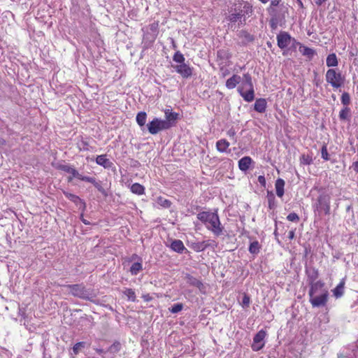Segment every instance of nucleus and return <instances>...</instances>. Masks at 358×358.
<instances>
[{
  "instance_id": "8",
  "label": "nucleus",
  "mask_w": 358,
  "mask_h": 358,
  "mask_svg": "<svg viewBox=\"0 0 358 358\" xmlns=\"http://www.w3.org/2000/svg\"><path fill=\"white\" fill-rule=\"evenodd\" d=\"M266 336V331L264 329L259 330L254 336L251 348L253 351L262 350L265 345L264 338Z\"/></svg>"
},
{
  "instance_id": "40",
  "label": "nucleus",
  "mask_w": 358,
  "mask_h": 358,
  "mask_svg": "<svg viewBox=\"0 0 358 358\" xmlns=\"http://www.w3.org/2000/svg\"><path fill=\"white\" fill-rule=\"evenodd\" d=\"M217 56L218 58L222 59H229L231 58V55L227 50H220L217 52Z\"/></svg>"
},
{
  "instance_id": "6",
  "label": "nucleus",
  "mask_w": 358,
  "mask_h": 358,
  "mask_svg": "<svg viewBox=\"0 0 358 358\" xmlns=\"http://www.w3.org/2000/svg\"><path fill=\"white\" fill-rule=\"evenodd\" d=\"M148 131L151 134H157L162 130H166L170 129V125H169L166 122H163L162 120L159 118H154L151 122H150L148 124Z\"/></svg>"
},
{
  "instance_id": "49",
  "label": "nucleus",
  "mask_w": 358,
  "mask_h": 358,
  "mask_svg": "<svg viewBox=\"0 0 358 358\" xmlns=\"http://www.w3.org/2000/svg\"><path fill=\"white\" fill-rule=\"evenodd\" d=\"M258 182L260 183V185L265 187L266 185V178L264 176H258Z\"/></svg>"
},
{
  "instance_id": "25",
  "label": "nucleus",
  "mask_w": 358,
  "mask_h": 358,
  "mask_svg": "<svg viewBox=\"0 0 358 358\" xmlns=\"http://www.w3.org/2000/svg\"><path fill=\"white\" fill-rule=\"evenodd\" d=\"M344 290L345 280L343 279L340 281L337 286L334 289H332L334 296H335L336 299L341 298L344 294Z\"/></svg>"
},
{
  "instance_id": "21",
  "label": "nucleus",
  "mask_w": 358,
  "mask_h": 358,
  "mask_svg": "<svg viewBox=\"0 0 358 358\" xmlns=\"http://www.w3.org/2000/svg\"><path fill=\"white\" fill-rule=\"evenodd\" d=\"M96 163L105 169H109L113 165V163L106 157V155H98L96 158Z\"/></svg>"
},
{
  "instance_id": "36",
  "label": "nucleus",
  "mask_w": 358,
  "mask_h": 358,
  "mask_svg": "<svg viewBox=\"0 0 358 358\" xmlns=\"http://www.w3.org/2000/svg\"><path fill=\"white\" fill-rule=\"evenodd\" d=\"M143 270V266L141 262H135L130 267V272L132 275H137L141 271Z\"/></svg>"
},
{
  "instance_id": "51",
  "label": "nucleus",
  "mask_w": 358,
  "mask_h": 358,
  "mask_svg": "<svg viewBox=\"0 0 358 358\" xmlns=\"http://www.w3.org/2000/svg\"><path fill=\"white\" fill-rule=\"evenodd\" d=\"M142 298L146 302H148V301H150L152 300V297L149 294H143Z\"/></svg>"
},
{
  "instance_id": "14",
  "label": "nucleus",
  "mask_w": 358,
  "mask_h": 358,
  "mask_svg": "<svg viewBox=\"0 0 358 358\" xmlns=\"http://www.w3.org/2000/svg\"><path fill=\"white\" fill-rule=\"evenodd\" d=\"M166 120L163 122H166L170 125V128L176 125V121L178 119L179 114L176 112H172L171 110L166 109L164 111Z\"/></svg>"
},
{
  "instance_id": "9",
  "label": "nucleus",
  "mask_w": 358,
  "mask_h": 358,
  "mask_svg": "<svg viewBox=\"0 0 358 358\" xmlns=\"http://www.w3.org/2000/svg\"><path fill=\"white\" fill-rule=\"evenodd\" d=\"M66 287L69 289L71 294L74 296L83 299H86L89 296L88 292L83 285H68Z\"/></svg>"
},
{
  "instance_id": "55",
  "label": "nucleus",
  "mask_w": 358,
  "mask_h": 358,
  "mask_svg": "<svg viewBox=\"0 0 358 358\" xmlns=\"http://www.w3.org/2000/svg\"><path fill=\"white\" fill-rule=\"evenodd\" d=\"M80 219H81V221L86 225H88L90 224V222H88L86 219H84L83 218V213L81 214L80 215Z\"/></svg>"
},
{
  "instance_id": "27",
  "label": "nucleus",
  "mask_w": 358,
  "mask_h": 358,
  "mask_svg": "<svg viewBox=\"0 0 358 358\" xmlns=\"http://www.w3.org/2000/svg\"><path fill=\"white\" fill-rule=\"evenodd\" d=\"M306 274L309 283H313V282L317 281V279L319 277V271L317 268H312L309 271H306Z\"/></svg>"
},
{
  "instance_id": "7",
  "label": "nucleus",
  "mask_w": 358,
  "mask_h": 358,
  "mask_svg": "<svg viewBox=\"0 0 358 358\" xmlns=\"http://www.w3.org/2000/svg\"><path fill=\"white\" fill-rule=\"evenodd\" d=\"M267 12L271 17L269 20L270 27L272 29H275L280 21H281L284 16H281L280 12L276 6L268 7Z\"/></svg>"
},
{
  "instance_id": "2",
  "label": "nucleus",
  "mask_w": 358,
  "mask_h": 358,
  "mask_svg": "<svg viewBox=\"0 0 358 358\" xmlns=\"http://www.w3.org/2000/svg\"><path fill=\"white\" fill-rule=\"evenodd\" d=\"M309 302L313 307L324 306L328 302L329 292L322 280L309 283Z\"/></svg>"
},
{
  "instance_id": "48",
  "label": "nucleus",
  "mask_w": 358,
  "mask_h": 358,
  "mask_svg": "<svg viewBox=\"0 0 358 358\" xmlns=\"http://www.w3.org/2000/svg\"><path fill=\"white\" fill-rule=\"evenodd\" d=\"M158 201H162L163 203V206L165 207H169L171 205V201L169 200L164 199L162 196H159L158 198Z\"/></svg>"
},
{
  "instance_id": "50",
  "label": "nucleus",
  "mask_w": 358,
  "mask_h": 358,
  "mask_svg": "<svg viewBox=\"0 0 358 358\" xmlns=\"http://www.w3.org/2000/svg\"><path fill=\"white\" fill-rule=\"evenodd\" d=\"M281 1L282 0H271L268 7H277L280 3Z\"/></svg>"
},
{
  "instance_id": "5",
  "label": "nucleus",
  "mask_w": 358,
  "mask_h": 358,
  "mask_svg": "<svg viewBox=\"0 0 358 358\" xmlns=\"http://www.w3.org/2000/svg\"><path fill=\"white\" fill-rule=\"evenodd\" d=\"M325 78L327 83L334 89H338L344 85L345 77L336 69H329L327 70Z\"/></svg>"
},
{
  "instance_id": "60",
  "label": "nucleus",
  "mask_w": 358,
  "mask_h": 358,
  "mask_svg": "<svg viewBox=\"0 0 358 358\" xmlns=\"http://www.w3.org/2000/svg\"><path fill=\"white\" fill-rule=\"evenodd\" d=\"M262 3H266L269 0H259Z\"/></svg>"
},
{
  "instance_id": "12",
  "label": "nucleus",
  "mask_w": 358,
  "mask_h": 358,
  "mask_svg": "<svg viewBox=\"0 0 358 358\" xmlns=\"http://www.w3.org/2000/svg\"><path fill=\"white\" fill-rule=\"evenodd\" d=\"M292 37L286 31H280L277 35V44L280 49H285L289 46L291 43Z\"/></svg>"
},
{
  "instance_id": "4",
  "label": "nucleus",
  "mask_w": 358,
  "mask_h": 358,
  "mask_svg": "<svg viewBox=\"0 0 358 358\" xmlns=\"http://www.w3.org/2000/svg\"><path fill=\"white\" fill-rule=\"evenodd\" d=\"M197 218L216 236H219L222 234L223 227L221 224L217 213L202 211L197 214Z\"/></svg>"
},
{
  "instance_id": "57",
  "label": "nucleus",
  "mask_w": 358,
  "mask_h": 358,
  "mask_svg": "<svg viewBox=\"0 0 358 358\" xmlns=\"http://www.w3.org/2000/svg\"><path fill=\"white\" fill-rule=\"evenodd\" d=\"M6 145V141L2 138H0V145Z\"/></svg>"
},
{
  "instance_id": "13",
  "label": "nucleus",
  "mask_w": 358,
  "mask_h": 358,
  "mask_svg": "<svg viewBox=\"0 0 358 358\" xmlns=\"http://www.w3.org/2000/svg\"><path fill=\"white\" fill-rule=\"evenodd\" d=\"M317 210H322L326 215L330 213V201L327 196H320L317 199Z\"/></svg>"
},
{
  "instance_id": "47",
  "label": "nucleus",
  "mask_w": 358,
  "mask_h": 358,
  "mask_svg": "<svg viewBox=\"0 0 358 358\" xmlns=\"http://www.w3.org/2000/svg\"><path fill=\"white\" fill-rule=\"evenodd\" d=\"M227 134L229 137L231 138H234V141L236 142V139L235 138V136H236V131L234 130V129L233 128H231L230 129H229L227 132Z\"/></svg>"
},
{
  "instance_id": "62",
  "label": "nucleus",
  "mask_w": 358,
  "mask_h": 358,
  "mask_svg": "<svg viewBox=\"0 0 358 358\" xmlns=\"http://www.w3.org/2000/svg\"><path fill=\"white\" fill-rule=\"evenodd\" d=\"M357 348H358V346H357Z\"/></svg>"
},
{
  "instance_id": "44",
  "label": "nucleus",
  "mask_w": 358,
  "mask_h": 358,
  "mask_svg": "<svg viewBox=\"0 0 358 358\" xmlns=\"http://www.w3.org/2000/svg\"><path fill=\"white\" fill-rule=\"evenodd\" d=\"M287 219L290 222H298L300 220L299 215L296 213H291L287 216Z\"/></svg>"
},
{
  "instance_id": "1",
  "label": "nucleus",
  "mask_w": 358,
  "mask_h": 358,
  "mask_svg": "<svg viewBox=\"0 0 358 358\" xmlns=\"http://www.w3.org/2000/svg\"><path fill=\"white\" fill-rule=\"evenodd\" d=\"M238 84L237 91L242 98L247 102L255 99V89L252 76L249 73H244L243 79L237 74H233L226 81V87L229 90L234 89Z\"/></svg>"
},
{
  "instance_id": "45",
  "label": "nucleus",
  "mask_w": 358,
  "mask_h": 358,
  "mask_svg": "<svg viewBox=\"0 0 358 358\" xmlns=\"http://www.w3.org/2000/svg\"><path fill=\"white\" fill-rule=\"evenodd\" d=\"M250 303V296L248 295H247L246 294H244L243 299H242V303H241L242 306L244 308H248V307H249Z\"/></svg>"
},
{
  "instance_id": "59",
  "label": "nucleus",
  "mask_w": 358,
  "mask_h": 358,
  "mask_svg": "<svg viewBox=\"0 0 358 358\" xmlns=\"http://www.w3.org/2000/svg\"><path fill=\"white\" fill-rule=\"evenodd\" d=\"M229 74V71L228 70H226L224 73H223L222 76L223 77H225L227 76V75Z\"/></svg>"
},
{
  "instance_id": "3",
  "label": "nucleus",
  "mask_w": 358,
  "mask_h": 358,
  "mask_svg": "<svg viewBox=\"0 0 358 358\" xmlns=\"http://www.w3.org/2000/svg\"><path fill=\"white\" fill-rule=\"evenodd\" d=\"M253 13L252 5L248 1H238L228 8V15L226 19L230 22L245 21L246 15L250 16Z\"/></svg>"
},
{
  "instance_id": "61",
  "label": "nucleus",
  "mask_w": 358,
  "mask_h": 358,
  "mask_svg": "<svg viewBox=\"0 0 358 358\" xmlns=\"http://www.w3.org/2000/svg\"><path fill=\"white\" fill-rule=\"evenodd\" d=\"M299 6L302 8L303 7V3L301 0H298Z\"/></svg>"
},
{
  "instance_id": "39",
  "label": "nucleus",
  "mask_w": 358,
  "mask_h": 358,
  "mask_svg": "<svg viewBox=\"0 0 358 358\" xmlns=\"http://www.w3.org/2000/svg\"><path fill=\"white\" fill-rule=\"evenodd\" d=\"M121 349V344L119 341H115L108 348V351L111 353H117Z\"/></svg>"
},
{
  "instance_id": "22",
  "label": "nucleus",
  "mask_w": 358,
  "mask_h": 358,
  "mask_svg": "<svg viewBox=\"0 0 358 358\" xmlns=\"http://www.w3.org/2000/svg\"><path fill=\"white\" fill-rule=\"evenodd\" d=\"M187 278L190 285L197 287L201 292H204L205 286L201 280L190 275H187Z\"/></svg>"
},
{
  "instance_id": "52",
  "label": "nucleus",
  "mask_w": 358,
  "mask_h": 358,
  "mask_svg": "<svg viewBox=\"0 0 358 358\" xmlns=\"http://www.w3.org/2000/svg\"><path fill=\"white\" fill-rule=\"evenodd\" d=\"M82 144L83 145V148H80V150H85V151L89 150V148H88L89 147V143H88V142L83 141Z\"/></svg>"
},
{
  "instance_id": "24",
  "label": "nucleus",
  "mask_w": 358,
  "mask_h": 358,
  "mask_svg": "<svg viewBox=\"0 0 358 358\" xmlns=\"http://www.w3.org/2000/svg\"><path fill=\"white\" fill-rule=\"evenodd\" d=\"M285 185V182L284 180L282 178H278L275 180V192H276L277 196L280 198L282 197L284 195Z\"/></svg>"
},
{
  "instance_id": "35",
  "label": "nucleus",
  "mask_w": 358,
  "mask_h": 358,
  "mask_svg": "<svg viewBox=\"0 0 358 358\" xmlns=\"http://www.w3.org/2000/svg\"><path fill=\"white\" fill-rule=\"evenodd\" d=\"M147 119V114L145 112H139L136 115V122L141 127L144 126Z\"/></svg>"
},
{
  "instance_id": "17",
  "label": "nucleus",
  "mask_w": 358,
  "mask_h": 358,
  "mask_svg": "<svg viewBox=\"0 0 358 358\" xmlns=\"http://www.w3.org/2000/svg\"><path fill=\"white\" fill-rule=\"evenodd\" d=\"M253 161L249 156H245L239 159L238 165L241 171L246 172L250 167Z\"/></svg>"
},
{
  "instance_id": "34",
  "label": "nucleus",
  "mask_w": 358,
  "mask_h": 358,
  "mask_svg": "<svg viewBox=\"0 0 358 358\" xmlns=\"http://www.w3.org/2000/svg\"><path fill=\"white\" fill-rule=\"evenodd\" d=\"M260 245L257 241L252 242L249 246V252L252 255H256L259 252Z\"/></svg>"
},
{
  "instance_id": "58",
  "label": "nucleus",
  "mask_w": 358,
  "mask_h": 358,
  "mask_svg": "<svg viewBox=\"0 0 358 358\" xmlns=\"http://www.w3.org/2000/svg\"><path fill=\"white\" fill-rule=\"evenodd\" d=\"M95 351L98 353V354H102L103 352V350L102 349H99V348H96L94 349Z\"/></svg>"
},
{
  "instance_id": "33",
  "label": "nucleus",
  "mask_w": 358,
  "mask_h": 358,
  "mask_svg": "<svg viewBox=\"0 0 358 358\" xmlns=\"http://www.w3.org/2000/svg\"><path fill=\"white\" fill-rule=\"evenodd\" d=\"M124 294L127 297V299L131 301H136V296L134 289L131 288H125L123 291Z\"/></svg>"
},
{
  "instance_id": "38",
  "label": "nucleus",
  "mask_w": 358,
  "mask_h": 358,
  "mask_svg": "<svg viewBox=\"0 0 358 358\" xmlns=\"http://www.w3.org/2000/svg\"><path fill=\"white\" fill-rule=\"evenodd\" d=\"M173 59L174 62L179 63V64L185 63V60L184 55L180 51H177L174 54Z\"/></svg>"
},
{
  "instance_id": "26",
  "label": "nucleus",
  "mask_w": 358,
  "mask_h": 358,
  "mask_svg": "<svg viewBox=\"0 0 358 358\" xmlns=\"http://www.w3.org/2000/svg\"><path fill=\"white\" fill-rule=\"evenodd\" d=\"M229 143L224 138L220 139L216 142V149L220 152H225L229 147Z\"/></svg>"
},
{
  "instance_id": "32",
  "label": "nucleus",
  "mask_w": 358,
  "mask_h": 358,
  "mask_svg": "<svg viewBox=\"0 0 358 358\" xmlns=\"http://www.w3.org/2000/svg\"><path fill=\"white\" fill-rule=\"evenodd\" d=\"M266 197H267V199H268V208H269L270 209H273V208H275V206H276V201H275V195H274V194L273 193V192H271V191H268V192H267Z\"/></svg>"
},
{
  "instance_id": "19",
  "label": "nucleus",
  "mask_w": 358,
  "mask_h": 358,
  "mask_svg": "<svg viewBox=\"0 0 358 358\" xmlns=\"http://www.w3.org/2000/svg\"><path fill=\"white\" fill-rule=\"evenodd\" d=\"M298 44L299 45V52L303 56L307 57L309 59H312L313 57H314V55H315V50H313L310 48L306 47L300 43H299Z\"/></svg>"
},
{
  "instance_id": "28",
  "label": "nucleus",
  "mask_w": 358,
  "mask_h": 358,
  "mask_svg": "<svg viewBox=\"0 0 358 358\" xmlns=\"http://www.w3.org/2000/svg\"><path fill=\"white\" fill-rule=\"evenodd\" d=\"M131 192L136 195H143L145 194V187L138 182L134 183L130 187Z\"/></svg>"
},
{
  "instance_id": "23",
  "label": "nucleus",
  "mask_w": 358,
  "mask_h": 358,
  "mask_svg": "<svg viewBox=\"0 0 358 358\" xmlns=\"http://www.w3.org/2000/svg\"><path fill=\"white\" fill-rule=\"evenodd\" d=\"M170 248L174 252L180 254L182 253L183 251L186 250L182 241L178 239L173 241L171 243Z\"/></svg>"
},
{
  "instance_id": "15",
  "label": "nucleus",
  "mask_w": 358,
  "mask_h": 358,
  "mask_svg": "<svg viewBox=\"0 0 358 358\" xmlns=\"http://www.w3.org/2000/svg\"><path fill=\"white\" fill-rule=\"evenodd\" d=\"M63 193L66 198H68L69 200H71L72 202H73L76 206L80 205V208H82L83 212H84L85 210L86 203L78 196L75 195L71 193H69L66 191H64Z\"/></svg>"
},
{
  "instance_id": "43",
  "label": "nucleus",
  "mask_w": 358,
  "mask_h": 358,
  "mask_svg": "<svg viewBox=\"0 0 358 358\" xmlns=\"http://www.w3.org/2000/svg\"><path fill=\"white\" fill-rule=\"evenodd\" d=\"M341 102L343 105H345L346 106L348 105H349V103L350 102V95L348 93H347V92L343 93V94L341 96Z\"/></svg>"
},
{
  "instance_id": "16",
  "label": "nucleus",
  "mask_w": 358,
  "mask_h": 358,
  "mask_svg": "<svg viewBox=\"0 0 358 358\" xmlns=\"http://www.w3.org/2000/svg\"><path fill=\"white\" fill-rule=\"evenodd\" d=\"M60 169L62 171H64L68 173H71L72 175V177L69 178V180H68L69 182L73 180V178H78L80 180H81L82 178H85V176L80 174L76 169H75L74 168H73L69 165H62L60 166Z\"/></svg>"
},
{
  "instance_id": "42",
  "label": "nucleus",
  "mask_w": 358,
  "mask_h": 358,
  "mask_svg": "<svg viewBox=\"0 0 358 358\" xmlns=\"http://www.w3.org/2000/svg\"><path fill=\"white\" fill-rule=\"evenodd\" d=\"M183 308L182 303H176L173 306H171V308H169L170 311L172 313H177L180 311H181Z\"/></svg>"
},
{
  "instance_id": "11",
  "label": "nucleus",
  "mask_w": 358,
  "mask_h": 358,
  "mask_svg": "<svg viewBox=\"0 0 358 358\" xmlns=\"http://www.w3.org/2000/svg\"><path fill=\"white\" fill-rule=\"evenodd\" d=\"M173 68L183 78H188L192 76L193 68L185 63L175 65Z\"/></svg>"
},
{
  "instance_id": "29",
  "label": "nucleus",
  "mask_w": 358,
  "mask_h": 358,
  "mask_svg": "<svg viewBox=\"0 0 358 358\" xmlns=\"http://www.w3.org/2000/svg\"><path fill=\"white\" fill-rule=\"evenodd\" d=\"M327 66L329 67H334L338 65V59L336 54L332 53L327 56L326 60Z\"/></svg>"
},
{
  "instance_id": "54",
  "label": "nucleus",
  "mask_w": 358,
  "mask_h": 358,
  "mask_svg": "<svg viewBox=\"0 0 358 358\" xmlns=\"http://www.w3.org/2000/svg\"><path fill=\"white\" fill-rule=\"evenodd\" d=\"M327 0H315V3L317 6H320L324 3Z\"/></svg>"
},
{
  "instance_id": "30",
  "label": "nucleus",
  "mask_w": 358,
  "mask_h": 358,
  "mask_svg": "<svg viewBox=\"0 0 358 358\" xmlns=\"http://www.w3.org/2000/svg\"><path fill=\"white\" fill-rule=\"evenodd\" d=\"M159 21H155L153 23L149 24V29L152 32L153 36L151 40V43H153L157 38L159 29Z\"/></svg>"
},
{
  "instance_id": "20",
  "label": "nucleus",
  "mask_w": 358,
  "mask_h": 358,
  "mask_svg": "<svg viewBox=\"0 0 358 358\" xmlns=\"http://www.w3.org/2000/svg\"><path fill=\"white\" fill-rule=\"evenodd\" d=\"M267 107V103L265 99L259 98L255 101L254 105V109L260 113H263L266 111Z\"/></svg>"
},
{
  "instance_id": "10",
  "label": "nucleus",
  "mask_w": 358,
  "mask_h": 358,
  "mask_svg": "<svg viewBox=\"0 0 358 358\" xmlns=\"http://www.w3.org/2000/svg\"><path fill=\"white\" fill-rule=\"evenodd\" d=\"M188 245L194 252H199L204 251L209 247L216 246V243L215 241L208 240L201 242L188 243Z\"/></svg>"
},
{
  "instance_id": "18",
  "label": "nucleus",
  "mask_w": 358,
  "mask_h": 358,
  "mask_svg": "<svg viewBox=\"0 0 358 358\" xmlns=\"http://www.w3.org/2000/svg\"><path fill=\"white\" fill-rule=\"evenodd\" d=\"M82 181H85L90 182L93 184V185L98 189L99 192H100L103 195H106V191L103 187V186L101 184V182H97L96 180V178L94 177H89V176H85V178H81Z\"/></svg>"
},
{
  "instance_id": "37",
  "label": "nucleus",
  "mask_w": 358,
  "mask_h": 358,
  "mask_svg": "<svg viewBox=\"0 0 358 358\" xmlns=\"http://www.w3.org/2000/svg\"><path fill=\"white\" fill-rule=\"evenodd\" d=\"M313 162V158L309 155H302L300 157V163L303 165H310Z\"/></svg>"
},
{
  "instance_id": "31",
  "label": "nucleus",
  "mask_w": 358,
  "mask_h": 358,
  "mask_svg": "<svg viewBox=\"0 0 358 358\" xmlns=\"http://www.w3.org/2000/svg\"><path fill=\"white\" fill-rule=\"evenodd\" d=\"M350 108L348 106L342 108L339 113V118L341 120H349L350 117Z\"/></svg>"
},
{
  "instance_id": "53",
  "label": "nucleus",
  "mask_w": 358,
  "mask_h": 358,
  "mask_svg": "<svg viewBox=\"0 0 358 358\" xmlns=\"http://www.w3.org/2000/svg\"><path fill=\"white\" fill-rule=\"evenodd\" d=\"M294 231L293 230H291L288 233V238L289 240H292L294 238Z\"/></svg>"
},
{
  "instance_id": "56",
  "label": "nucleus",
  "mask_w": 358,
  "mask_h": 358,
  "mask_svg": "<svg viewBox=\"0 0 358 358\" xmlns=\"http://www.w3.org/2000/svg\"><path fill=\"white\" fill-rule=\"evenodd\" d=\"M352 166L354 168V170L358 173V161L353 163Z\"/></svg>"
},
{
  "instance_id": "41",
  "label": "nucleus",
  "mask_w": 358,
  "mask_h": 358,
  "mask_svg": "<svg viewBox=\"0 0 358 358\" xmlns=\"http://www.w3.org/2000/svg\"><path fill=\"white\" fill-rule=\"evenodd\" d=\"M321 155H322V158L324 160H325V161L329 160V152H328V150H327V144H325V143L322 147Z\"/></svg>"
},
{
  "instance_id": "46",
  "label": "nucleus",
  "mask_w": 358,
  "mask_h": 358,
  "mask_svg": "<svg viewBox=\"0 0 358 358\" xmlns=\"http://www.w3.org/2000/svg\"><path fill=\"white\" fill-rule=\"evenodd\" d=\"M85 346L84 342H78L74 345L73 347V352L74 355H78L80 348Z\"/></svg>"
}]
</instances>
